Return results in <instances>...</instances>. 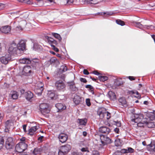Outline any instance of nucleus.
I'll return each instance as SVG.
<instances>
[{"mask_svg": "<svg viewBox=\"0 0 155 155\" xmlns=\"http://www.w3.org/2000/svg\"><path fill=\"white\" fill-rule=\"evenodd\" d=\"M119 101L122 105H124L126 104V101L124 97H121L119 98Z\"/></svg>", "mask_w": 155, "mask_h": 155, "instance_id": "obj_31", "label": "nucleus"}, {"mask_svg": "<svg viewBox=\"0 0 155 155\" xmlns=\"http://www.w3.org/2000/svg\"><path fill=\"white\" fill-rule=\"evenodd\" d=\"M27 127V125L24 124L23 126V128L24 130V131L25 132H26V128Z\"/></svg>", "mask_w": 155, "mask_h": 155, "instance_id": "obj_61", "label": "nucleus"}, {"mask_svg": "<svg viewBox=\"0 0 155 155\" xmlns=\"http://www.w3.org/2000/svg\"><path fill=\"white\" fill-rule=\"evenodd\" d=\"M116 22L118 25L123 26L125 25L124 22V21L120 20H116Z\"/></svg>", "mask_w": 155, "mask_h": 155, "instance_id": "obj_42", "label": "nucleus"}, {"mask_svg": "<svg viewBox=\"0 0 155 155\" xmlns=\"http://www.w3.org/2000/svg\"><path fill=\"white\" fill-rule=\"evenodd\" d=\"M120 152L123 153H127V150L124 149H122L121 150Z\"/></svg>", "mask_w": 155, "mask_h": 155, "instance_id": "obj_51", "label": "nucleus"}, {"mask_svg": "<svg viewBox=\"0 0 155 155\" xmlns=\"http://www.w3.org/2000/svg\"><path fill=\"white\" fill-rule=\"evenodd\" d=\"M81 150L82 152H89L88 149L87 147L83 148L81 149Z\"/></svg>", "mask_w": 155, "mask_h": 155, "instance_id": "obj_53", "label": "nucleus"}, {"mask_svg": "<svg viewBox=\"0 0 155 155\" xmlns=\"http://www.w3.org/2000/svg\"><path fill=\"white\" fill-rule=\"evenodd\" d=\"M109 97L112 100H114L116 99V96L115 93L112 91H109L108 94Z\"/></svg>", "mask_w": 155, "mask_h": 155, "instance_id": "obj_24", "label": "nucleus"}, {"mask_svg": "<svg viewBox=\"0 0 155 155\" xmlns=\"http://www.w3.org/2000/svg\"><path fill=\"white\" fill-rule=\"evenodd\" d=\"M48 96L52 99H55L54 93L52 92L49 91L48 93Z\"/></svg>", "mask_w": 155, "mask_h": 155, "instance_id": "obj_32", "label": "nucleus"}, {"mask_svg": "<svg viewBox=\"0 0 155 155\" xmlns=\"http://www.w3.org/2000/svg\"><path fill=\"white\" fill-rule=\"evenodd\" d=\"M98 78L100 80L102 81H104L108 79V77L107 76L100 75L98 76Z\"/></svg>", "mask_w": 155, "mask_h": 155, "instance_id": "obj_35", "label": "nucleus"}, {"mask_svg": "<svg viewBox=\"0 0 155 155\" xmlns=\"http://www.w3.org/2000/svg\"><path fill=\"white\" fill-rule=\"evenodd\" d=\"M27 144L25 142H20L16 145L15 150L16 152L21 153L27 149Z\"/></svg>", "mask_w": 155, "mask_h": 155, "instance_id": "obj_2", "label": "nucleus"}, {"mask_svg": "<svg viewBox=\"0 0 155 155\" xmlns=\"http://www.w3.org/2000/svg\"><path fill=\"white\" fill-rule=\"evenodd\" d=\"M83 73L84 74L86 75H88L89 74V72L86 69H84L83 71Z\"/></svg>", "mask_w": 155, "mask_h": 155, "instance_id": "obj_59", "label": "nucleus"}, {"mask_svg": "<svg viewBox=\"0 0 155 155\" xmlns=\"http://www.w3.org/2000/svg\"><path fill=\"white\" fill-rule=\"evenodd\" d=\"M85 87L87 88H89L92 94H94L93 87L91 85H86Z\"/></svg>", "mask_w": 155, "mask_h": 155, "instance_id": "obj_38", "label": "nucleus"}, {"mask_svg": "<svg viewBox=\"0 0 155 155\" xmlns=\"http://www.w3.org/2000/svg\"><path fill=\"white\" fill-rule=\"evenodd\" d=\"M16 30L17 31H22L23 29L21 26H18L16 27Z\"/></svg>", "mask_w": 155, "mask_h": 155, "instance_id": "obj_56", "label": "nucleus"}, {"mask_svg": "<svg viewBox=\"0 0 155 155\" xmlns=\"http://www.w3.org/2000/svg\"><path fill=\"white\" fill-rule=\"evenodd\" d=\"M78 122L79 123L80 125H85L86 124L87 120L86 119H78Z\"/></svg>", "mask_w": 155, "mask_h": 155, "instance_id": "obj_27", "label": "nucleus"}, {"mask_svg": "<svg viewBox=\"0 0 155 155\" xmlns=\"http://www.w3.org/2000/svg\"><path fill=\"white\" fill-rule=\"evenodd\" d=\"M24 96L27 100L29 101L33 98V95L31 91H28L25 92L24 94Z\"/></svg>", "mask_w": 155, "mask_h": 155, "instance_id": "obj_17", "label": "nucleus"}, {"mask_svg": "<svg viewBox=\"0 0 155 155\" xmlns=\"http://www.w3.org/2000/svg\"><path fill=\"white\" fill-rule=\"evenodd\" d=\"M51 46L53 47V49L56 52H58L59 51L58 49L55 47V46L53 45H51Z\"/></svg>", "mask_w": 155, "mask_h": 155, "instance_id": "obj_52", "label": "nucleus"}, {"mask_svg": "<svg viewBox=\"0 0 155 155\" xmlns=\"http://www.w3.org/2000/svg\"><path fill=\"white\" fill-rule=\"evenodd\" d=\"M4 143V140L3 137H0V150H1L3 146Z\"/></svg>", "mask_w": 155, "mask_h": 155, "instance_id": "obj_39", "label": "nucleus"}, {"mask_svg": "<svg viewBox=\"0 0 155 155\" xmlns=\"http://www.w3.org/2000/svg\"><path fill=\"white\" fill-rule=\"evenodd\" d=\"M11 59V55L9 54H6L5 56L2 57L0 58L1 62L4 64H7Z\"/></svg>", "mask_w": 155, "mask_h": 155, "instance_id": "obj_8", "label": "nucleus"}, {"mask_svg": "<svg viewBox=\"0 0 155 155\" xmlns=\"http://www.w3.org/2000/svg\"><path fill=\"white\" fill-rule=\"evenodd\" d=\"M80 80L81 82L85 83H86L87 81L84 78H81L80 79Z\"/></svg>", "mask_w": 155, "mask_h": 155, "instance_id": "obj_57", "label": "nucleus"}, {"mask_svg": "<svg viewBox=\"0 0 155 155\" xmlns=\"http://www.w3.org/2000/svg\"><path fill=\"white\" fill-rule=\"evenodd\" d=\"M92 155H99V153L97 151H94Z\"/></svg>", "mask_w": 155, "mask_h": 155, "instance_id": "obj_58", "label": "nucleus"}, {"mask_svg": "<svg viewBox=\"0 0 155 155\" xmlns=\"http://www.w3.org/2000/svg\"><path fill=\"white\" fill-rule=\"evenodd\" d=\"M60 70H61L62 72H64L67 70V68L66 66L63 65L61 67Z\"/></svg>", "mask_w": 155, "mask_h": 155, "instance_id": "obj_45", "label": "nucleus"}, {"mask_svg": "<svg viewBox=\"0 0 155 155\" xmlns=\"http://www.w3.org/2000/svg\"><path fill=\"white\" fill-rule=\"evenodd\" d=\"M16 44L14 42L10 45L8 51L10 55H19L18 52Z\"/></svg>", "mask_w": 155, "mask_h": 155, "instance_id": "obj_1", "label": "nucleus"}, {"mask_svg": "<svg viewBox=\"0 0 155 155\" xmlns=\"http://www.w3.org/2000/svg\"><path fill=\"white\" fill-rule=\"evenodd\" d=\"M41 46L37 43H35L33 45V48L35 50L40 48Z\"/></svg>", "mask_w": 155, "mask_h": 155, "instance_id": "obj_40", "label": "nucleus"}, {"mask_svg": "<svg viewBox=\"0 0 155 155\" xmlns=\"http://www.w3.org/2000/svg\"><path fill=\"white\" fill-rule=\"evenodd\" d=\"M17 48L18 52L20 54L21 51H23L25 49V43L23 40H21L18 44Z\"/></svg>", "mask_w": 155, "mask_h": 155, "instance_id": "obj_6", "label": "nucleus"}, {"mask_svg": "<svg viewBox=\"0 0 155 155\" xmlns=\"http://www.w3.org/2000/svg\"><path fill=\"white\" fill-rule=\"evenodd\" d=\"M147 116L151 120H153L155 118V114L151 112L147 114Z\"/></svg>", "mask_w": 155, "mask_h": 155, "instance_id": "obj_33", "label": "nucleus"}, {"mask_svg": "<svg viewBox=\"0 0 155 155\" xmlns=\"http://www.w3.org/2000/svg\"><path fill=\"white\" fill-rule=\"evenodd\" d=\"M99 131L102 133L108 134L110 131V128L105 126L101 127L99 128Z\"/></svg>", "mask_w": 155, "mask_h": 155, "instance_id": "obj_13", "label": "nucleus"}, {"mask_svg": "<svg viewBox=\"0 0 155 155\" xmlns=\"http://www.w3.org/2000/svg\"><path fill=\"white\" fill-rule=\"evenodd\" d=\"M122 141L120 139H116L115 141V145L117 146H120L122 143Z\"/></svg>", "mask_w": 155, "mask_h": 155, "instance_id": "obj_30", "label": "nucleus"}, {"mask_svg": "<svg viewBox=\"0 0 155 155\" xmlns=\"http://www.w3.org/2000/svg\"><path fill=\"white\" fill-rule=\"evenodd\" d=\"M31 62L33 64H35L37 67H39L40 66L41 62L40 59L35 58L32 59Z\"/></svg>", "mask_w": 155, "mask_h": 155, "instance_id": "obj_22", "label": "nucleus"}, {"mask_svg": "<svg viewBox=\"0 0 155 155\" xmlns=\"http://www.w3.org/2000/svg\"><path fill=\"white\" fill-rule=\"evenodd\" d=\"M129 79L131 81H132L135 80V78L133 76H129L128 77Z\"/></svg>", "mask_w": 155, "mask_h": 155, "instance_id": "obj_63", "label": "nucleus"}, {"mask_svg": "<svg viewBox=\"0 0 155 155\" xmlns=\"http://www.w3.org/2000/svg\"><path fill=\"white\" fill-rule=\"evenodd\" d=\"M38 88L37 91H36L37 92H36V94H37L38 96H40L41 94L42 91L43 90V87L44 86V84L42 83L41 82H39L38 83Z\"/></svg>", "mask_w": 155, "mask_h": 155, "instance_id": "obj_11", "label": "nucleus"}, {"mask_svg": "<svg viewBox=\"0 0 155 155\" xmlns=\"http://www.w3.org/2000/svg\"><path fill=\"white\" fill-rule=\"evenodd\" d=\"M22 71L24 72L23 74H25V75H29L31 72V67L29 66H26L24 67Z\"/></svg>", "mask_w": 155, "mask_h": 155, "instance_id": "obj_12", "label": "nucleus"}, {"mask_svg": "<svg viewBox=\"0 0 155 155\" xmlns=\"http://www.w3.org/2000/svg\"><path fill=\"white\" fill-rule=\"evenodd\" d=\"M47 39L49 43L51 44V45H52V44H53L56 45L57 43L56 41L54 40L52 38L48 37V38H47Z\"/></svg>", "mask_w": 155, "mask_h": 155, "instance_id": "obj_29", "label": "nucleus"}, {"mask_svg": "<svg viewBox=\"0 0 155 155\" xmlns=\"http://www.w3.org/2000/svg\"><path fill=\"white\" fill-rule=\"evenodd\" d=\"M15 141L12 137H8L5 141V146L6 148L7 149H12L15 145Z\"/></svg>", "mask_w": 155, "mask_h": 155, "instance_id": "obj_3", "label": "nucleus"}, {"mask_svg": "<svg viewBox=\"0 0 155 155\" xmlns=\"http://www.w3.org/2000/svg\"><path fill=\"white\" fill-rule=\"evenodd\" d=\"M86 102L87 105L88 106H90L91 105L90 100L89 98L87 99L86 100Z\"/></svg>", "mask_w": 155, "mask_h": 155, "instance_id": "obj_47", "label": "nucleus"}, {"mask_svg": "<svg viewBox=\"0 0 155 155\" xmlns=\"http://www.w3.org/2000/svg\"><path fill=\"white\" fill-rule=\"evenodd\" d=\"M55 107L58 109L59 111H61L65 110L66 107L61 103H58L55 104Z\"/></svg>", "mask_w": 155, "mask_h": 155, "instance_id": "obj_20", "label": "nucleus"}, {"mask_svg": "<svg viewBox=\"0 0 155 155\" xmlns=\"http://www.w3.org/2000/svg\"><path fill=\"white\" fill-rule=\"evenodd\" d=\"M41 151V149L39 148H35L33 151V153L35 155H36L39 153Z\"/></svg>", "mask_w": 155, "mask_h": 155, "instance_id": "obj_36", "label": "nucleus"}, {"mask_svg": "<svg viewBox=\"0 0 155 155\" xmlns=\"http://www.w3.org/2000/svg\"><path fill=\"white\" fill-rule=\"evenodd\" d=\"M100 140L102 143L104 145L111 143L110 139L106 135H101Z\"/></svg>", "mask_w": 155, "mask_h": 155, "instance_id": "obj_7", "label": "nucleus"}, {"mask_svg": "<svg viewBox=\"0 0 155 155\" xmlns=\"http://www.w3.org/2000/svg\"><path fill=\"white\" fill-rule=\"evenodd\" d=\"M82 98L80 96L76 95L73 98V101L76 105L79 104L81 102Z\"/></svg>", "mask_w": 155, "mask_h": 155, "instance_id": "obj_19", "label": "nucleus"}, {"mask_svg": "<svg viewBox=\"0 0 155 155\" xmlns=\"http://www.w3.org/2000/svg\"><path fill=\"white\" fill-rule=\"evenodd\" d=\"M11 29V26L8 25H6L2 26L1 28H0V31L3 33L7 34L10 32Z\"/></svg>", "mask_w": 155, "mask_h": 155, "instance_id": "obj_10", "label": "nucleus"}, {"mask_svg": "<svg viewBox=\"0 0 155 155\" xmlns=\"http://www.w3.org/2000/svg\"><path fill=\"white\" fill-rule=\"evenodd\" d=\"M84 2L87 4H95L97 3V0H84Z\"/></svg>", "mask_w": 155, "mask_h": 155, "instance_id": "obj_28", "label": "nucleus"}, {"mask_svg": "<svg viewBox=\"0 0 155 155\" xmlns=\"http://www.w3.org/2000/svg\"><path fill=\"white\" fill-rule=\"evenodd\" d=\"M37 1V5L39 6H41L43 5V0H36Z\"/></svg>", "mask_w": 155, "mask_h": 155, "instance_id": "obj_44", "label": "nucleus"}, {"mask_svg": "<svg viewBox=\"0 0 155 155\" xmlns=\"http://www.w3.org/2000/svg\"><path fill=\"white\" fill-rule=\"evenodd\" d=\"M127 150V153H132L134 152V149L131 147H128Z\"/></svg>", "mask_w": 155, "mask_h": 155, "instance_id": "obj_50", "label": "nucleus"}, {"mask_svg": "<svg viewBox=\"0 0 155 155\" xmlns=\"http://www.w3.org/2000/svg\"><path fill=\"white\" fill-rule=\"evenodd\" d=\"M58 155H65L67 154L62 151L60 149L58 152Z\"/></svg>", "mask_w": 155, "mask_h": 155, "instance_id": "obj_48", "label": "nucleus"}, {"mask_svg": "<svg viewBox=\"0 0 155 155\" xmlns=\"http://www.w3.org/2000/svg\"><path fill=\"white\" fill-rule=\"evenodd\" d=\"M72 155H81L79 153L76 152H73L72 153Z\"/></svg>", "mask_w": 155, "mask_h": 155, "instance_id": "obj_64", "label": "nucleus"}, {"mask_svg": "<svg viewBox=\"0 0 155 155\" xmlns=\"http://www.w3.org/2000/svg\"><path fill=\"white\" fill-rule=\"evenodd\" d=\"M104 111L99 110L98 112V114L99 116L101 118H103L104 116H106V114H107L106 110H105L104 109H103Z\"/></svg>", "mask_w": 155, "mask_h": 155, "instance_id": "obj_26", "label": "nucleus"}, {"mask_svg": "<svg viewBox=\"0 0 155 155\" xmlns=\"http://www.w3.org/2000/svg\"><path fill=\"white\" fill-rule=\"evenodd\" d=\"M12 97L13 99H16L18 97V94L16 91H13L12 94Z\"/></svg>", "mask_w": 155, "mask_h": 155, "instance_id": "obj_37", "label": "nucleus"}, {"mask_svg": "<svg viewBox=\"0 0 155 155\" xmlns=\"http://www.w3.org/2000/svg\"><path fill=\"white\" fill-rule=\"evenodd\" d=\"M71 147L70 145L66 144L64 146H61L60 149L61 150L66 154L70 151L71 149Z\"/></svg>", "mask_w": 155, "mask_h": 155, "instance_id": "obj_15", "label": "nucleus"}, {"mask_svg": "<svg viewBox=\"0 0 155 155\" xmlns=\"http://www.w3.org/2000/svg\"><path fill=\"white\" fill-rule=\"evenodd\" d=\"M134 118H133L131 120V123L134 124V123H137L143 121V116L142 114H136L134 115Z\"/></svg>", "mask_w": 155, "mask_h": 155, "instance_id": "obj_5", "label": "nucleus"}, {"mask_svg": "<svg viewBox=\"0 0 155 155\" xmlns=\"http://www.w3.org/2000/svg\"><path fill=\"white\" fill-rule=\"evenodd\" d=\"M107 114H106V116H107V119H109L110 117V113H109L108 112H106Z\"/></svg>", "mask_w": 155, "mask_h": 155, "instance_id": "obj_60", "label": "nucleus"}, {"mask_svg": "<svg viewBox=\"0 0 155 155\" xmlns=\"http://www.w3.org/2000/svg\"><path fill=\"white\" fill-rule=\"evenodd\" d=\"M57 60V59L55 57H53L51 58L50 60V62L51 63H53L55 62Z\"/></svg>", "mask_w": 155, "mask_h": 155, "instance_id": "obj_46", "label": "nucleus"}, {"mask_svg": "<svg viewBox=\"0 0 155 155\" xmlns=\"http://www.w3.org/2000/svg\"><path fill=\"white\" fill-rule=\"evenodd\" d=\"M58 138L60 142L62 143H64L67 140L68 137L66 134L61 133L59 135Z\"/></svg>", "mask_w": 155, "mask_h": 155, "instance_id": "obj_9", "label": "nucleus"}, {"mask_svg": "<svg viewBox=\"0 0 155 155\" xmlns=\"http://www.w3.org/2000/svg\"><path fill=\"white\" fill-rule=\"evenodd\" d=\"M13 124L11 121L10 120H8L5 123V129L6 132H7L8 131V129H9L11 126Z\"/></svg>", "mask_w": 155, "mask_h": 155, "instance_id": "obj_23", "label": "nucleus"}, {"mask_svg": "<svg viewBox=\"0 0 155 155\" xmlns=\"http://www.w3.org/2000/svg\"><path fill=\"white\" fill-rule=\"evenodd\" d=\"M24 3L28 4H32L33 3L30 0H25Z\"/></svg>", "mask_w": 155, "mask_h": 155, "instance_id": "obj_55", "label": "nucleus"}, {"mask_svg": "<svg viewBox=\"0 0 155 155\" xmlns=\"http://www.w3.org/2000/svg\"><path fill=\"white\" fill-rule=\"evenodd\" d=\"M40 110L44 115L48 114L50 111V109L48 104L46 103H42L39 105Z\"/></svg>", "mask_w": 155, "mask_h": 155, "instance_id": "obj_4", "label": "nucleus"}, {"mask_svg": "<svg viewBox=\"0 0 155 155\" xmlns=\"http://www.w3.org/2000/svg\"><path fill=\"white\" fill-rule=\"evenodd\" d=\"M134 24L135 25L140 29H143V28H146V29H149L151 26V25H143L142 24H141L140 22H134Z\"/></svg>", "mask_w": 155, "mask_h": 155, "instance_id": "obj_16", "label": "nucleus"}, {"mask_svg": "<svg viewBox=\"0 0 155 155\" xmlns=\"http://www.w3.org/2000/svg\"><path fill=\"white\" fill-rule=\"evenodd\" d=\"M55 86L57 88L58 90L63 89L65 87L64 84L61 81H57L55 83Z\"/></svg>", "mask_w": 155, "mask_h": 155, "instance_id": "obj_14", "label": "nucleus"}, {"mask_svg": "<svg viewBox=\"0 0 155 155\" xmlns=\"http://www.w3.org/2000/svg\"><path fill=\"white\" fill-rule=\"evenodd\" d=\"M52 34L55 38L58 39L59 41H61V37L60 35L59 34L54 33H52Z\"/></svg>", "mask_w": 155, "mask_h": 155, "instance_id": "obj_34", "label": "nucleus"}, {"mask_svg": "<svg viewBox=\"0 0 155 155\" xmlns=\"http://www.w3.org/2000/svg\"><path fill=\"white\" fill-rule=\"evenodd\" d=\"M144 123H146V124H148V122L146 121H142L137 124L138 126L139 127H142L143 126V124Z\"/></svg>", "mask_w": 155, "mask_h": 155, "instance_id": "obj_41", "label": "nucleus"}, {"mask_svg": "<svg viewBox=\"0 0 155 155\" xmlns=\"http://www.w3.org/2000/svg\"><path fill=\"white\" fill-rule=\"evenodd\" d=\"M19 62L21 64H29L31 63V60L29 58H24L20 59L19 60Z\"/></svg>", "mask_w": 155, "mask_h": 155, "instance_id": "obj_18", "label": "nucleus"}, {"mask_svg": "<svg viewBox=\"0 0 155 155\" xmlns=\"http://www.w3.org/2000/svg\"><path fill=\"white\" fill-rule=\"evenodd\" d=\"M5 7V5L2 3H0V10L2 9Z\"/></svg>", "mask_w": 155, "mask_h": 155, "instance_id": "obj_54", "label": "nucleus"}, {"mask_svg": "<svg viewBox=\"0 0 155 155\" xmlns=\"http://www.w3.org/2000/svg\"><path fill=\"white\" fill-rule=\"evenodd\" d=\"M37 129L38 128L36 126H34L32 127L29 130L28 134L30 135H32L35 134Z\"/></svg>", "mask_w": 155, "mask_h": 155, "instance_id": "obj_25", "label": "nucleus"}, {"mask_svg": "<svg viewBox=\"0 0 155 155\" xmlns=\"http://www.w3.org/2000/svg\"><path fill=\"white\" fill-rule=\"evenodd\" d=\"M58 155H65L67 154L62 151L60 149L58 152Z\"/></svg>", "mask_w": 155, "mask_h": 155, "instance_id": "obj_49", "label": "nucleus"}, {"mask_svg": "<svg viewBox=\"0 0 155 155\" xmlns=\"http://www.w3.org/2000/svg\"><path fill=\"white\" fill-rule=\"evenodd\" d=\"M70 89L73 91H76L78 90V88L75 86V83L73 81L68 83Z\"/></svg>", "mask_w": 155, "mask_h": 155, "instance_id": "obj_21", "label": "nucleus"}, {"mask_svg": "<svg viewBox=\"0 0 155 155\" xmlns=\"http://www.w3.org/2000/svg\"><path fill=\"white\" fill-rule=\"evenodd\" d=\"M44 137L43 136H40L38 138V140L39 141H40V142L42 141V140Z\"/></svg>", "mask_w": 155, "mask_h": 155, "instance_id": "obj_62", "label": "nucleus"}, {"mask_svg": "<svg viewBox=\"0 0 155 155\" xmlns=\"http://www.w3.org/2000/svg\"><path fill=\"white\" fill-rule=\"evenodd\" d=\"M123 84V82L120 80H117L114 83L115 85L117 86H120Z\"/></svg>", "mask_w": 155, "mask_h": 155, "instance_id": "obj_43", "label": "nucleus"}]
</instances>
